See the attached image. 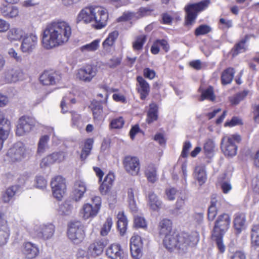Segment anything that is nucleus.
<instances>
[{
  "label": "nucleus",
  "instance_id": "obj_27",
  "mask_svg": "<svg viewBox=\"0 0 259 259\" xmlns=\"http://www.w3.org/2000/svg\"><path fill=\"white\" fill-rule=\"evenodd\" d=\"M106 245V243L103 240L96 241L90 245L88 251L92 255H99L103 252Z\"/></svg>",
  "mask_w": 259,
  "mask_h": 259
},
{
  "label": "nucleus",
  "instance_id": "obj_38",
  "mask_svg": "<svg viewBox=\"0 0 259 259\" xmlns=\"http://www.w3.org/2000/svg\"><path fill=\"white\" fill-rule=\"evenodd\" d=\"M235 73L234 70L233 68H228L225 70L222 74L221 80L223 84L230 83L234 77Z\"/></svg>",
  "mask_w": 259,
  "mask_h": 259
},
{
  "label": "nucleus",
  "instance_id": "obj_7",
  "mask_svg": "<svg viewBox=\"0 0 259 259\" xmlns=\"http://www.w3.org/2000/svg\"><path fill=\"white\" fill-rule=\"evenodd\" d=\"M209 3V0H205L186 7L185 8L187 13L186 25L187 26L192 25L197 17V13L207 8Z\"/></svg>",
  "mask_w": 259,
  "mask_h": 259
},
{
  "label": "nucleus",
  "instance_id": "obj_20",
  "mask_svg": "<svg viewBox=\"0 0 259 259\" xmlns=\"http://www.w3.org/2000/svg\"><path fill=\"white\" fill-rule=\"evenodd\" d=\"M137 90L142 100H145L150 92V86L147 81L141 76L137 77Z\"/></svg>",
  "mask_w": 259,
  "mask_h": 259
},
{
  "label": "nucleus",
  "instance_id": "obj_35",
  "mask_svg": "<svg viewBox=\"0 0 259 259\" xmlns=\"http://www.w3.org/2000/svg\"><path fill=\"white\" fill-rule=\"evenodd\" d=\"M117 31H114L110 33L106 39L103 42V47L106 51H109L115 42V40L118 36Z\"/></svg>",
  "mask_w": 259,
  "mask_h": 259
},
{
  "label": "nucleus",
  "instance_id": "obj_60",
  "mask_svg": "<svg viewBox=\"0 0 259 259\" xmlns=\"http://www.w3.org/2000/svg\"><path fill=\"white\" fill-rule=\"evenodd\" d=\"M89 108L93 113H100L102 112V107L100 102L93 101L89 106Z\"/></svg>",
  "mask_w": 259,
  "mask_h": 259
},
{
  "label": "nucleus",
  "instance_id": "obj_18",
  "mask_svg": "<svg viewBox=\"0 0 259 259\" xmlns=\"http://www.w3.org/2000/svg\"><path fill=\"white\" fill-rule=\"evenodd\" d=\"M66 154L63 152H54L44 158L40 164L41 167L49 166L55 162L63 161L66 158Z\"/></svg>",
  "mask_w": 259,
  "mask_h": 259
},
{
  "label": "nucleus",
  "instance_id": "obj_36",
  "mask_svg": "<svg viewBox=\"0 0 259 259\" xmlns=\"http://www.w3.org/2000/svg\"><path fill=\"white\" fill-rule=\"evenodd\" d=\"M117 218V227L119 229L120 233L121 235L124 234L125 232L127 226V220L123 212L120 211L118 212Z\"/></svg>",
  "mask_w": 259,
  "mask_h": 259
},
{
  "label": "nucleus",
  "instance_id": "obj_44",
  "mask_svg": "<svg viewBox=\"0 0 259 259\" xmlns=\"http://www.w3.org/2000/svg\"><path fill=\"white\" fill-rule=\"evenodd\" d=\"M127 201L130 209L133 212L137 211V205L134 197V190L133 188H130L127 190Z\"/></svg>",
  "mask_w": 259,
  "mask_h": 259
},
{
  "label": "nucleus",
  "instance_id": "obj_64",
  "mask_svg": "<svg viewBox=\"0 0 259 259\" xmlns=\"http://www.w3.org/2000/svg\"><path fill=\"white\" fill-rule=\"evenodd\" d=\"M8 54L11 58H13L17 62H21L22 60L21 56L19 55L13 48L9 49Z\"/></svg>",
  "mask_w": 259,
  "mask_h": 259
},
{
  "label": "nucleus",
  "instance_id": "obj_52",
  "mask_svg": "<svg viewBox=\"0 0 259 259\" xmlns=\"http://www.w3.org/2000/svg\"><path fill=\"white\" fill-rule=\"evenodd\" d=\"M223 235L219 234L217 236L213 235L212 234V237L215 240L218 248L219 251L221 253H224L226 250V247L223 241Z\"/></svg>",
  "mask_w": 259,
  "mask_h": 259
},
{
  "label": "nucleus",
  "instance_id": "obj_61",
  "mask_svg": "<svg viewBox=\"0 0 259 259\" xmlns=\"http://www.w3.org/2000/svg\"><path fill=\"white\" fill-rule=\"evenodd\" d=\"M135 245L137 247H143V242L140 236L134 234L130 240V246Z\"/></svg>",
  "mask_w": 259,
  "mask_h": 259
},
{
  "label": "nucleus",
  "instance_id": "obj_41",
  "mask_svg": "<svg viewBox=\"0 0 259 259\" xmlns=\"http://www.w3.org/2000/svg\"><path fill=\"white\" fill-rule=\"evenodd\" d=\"M250 237L252 245L259 246V225H254L251 227Z\"/></svg>",
  "mask_w": 259,
  "mask_h": 259
},
{
  "label": "nucleus",
  "instance_id": "obj_39",
  "mask_svg": "<svg viewBox=\"0 0 259 259\" xmlns=\"http://www.w3.org/2000/svg\"><path fill=\"white\" fill-rule=\"evenodd\" d=\"M93 144L94 140L92 138L87 139L85 141L80 155V158L81 159H85L90 154L91 151L93 148Z\"/></svg>",
  "mask_w": 259,
  "mask_h": 259
},
{
  "label": "nucleus",
  "instance_id": "obj_42",
  "mask_svg": "<svg viewBox=\"0 0 259 259\" xmlns=\"http://www.w3.org/2000/svg\"><path fill=\"white\" fill-rule=\"evenodd\" d=\"M73 209L72 202L70 201H66L59 206L58 211L61 214L69 215L71 213Z\"/></svg>",
  "mask_w": 259,
  "mask_h": 259
},
{
  "label": "nucleus",
  "instance_id": "obj_21",
  "mask_svg": "<svg viewBox=\"0 0 259 259\" xmlns=\"http://www.w3.org/2000/svg\"><path fill=\"white\" fill-rule=\"evenodd\" d=\"M95 7H90L82 9L77 17V22L82 21L85 23L93 22Z\"/></svg>",
  "mask_w": 259,
  "mask_h": 259
},
{
  "label": "nucleus",
  "instance_id": "obj_1",
  "mask_svg": "<svg viewBox=\"0 0 259 259\" xmlns=\"http://www.w3.org/2000/svg\"><path fill=\"white\" fill-rule=\"evenodd\" d=\"M71 35L70 25L64 21H55L48 24L44 30L42 45L46 49L64 45Z\"/></svg>",
  "mask_w": 259,
  "mask_h": 259
},
{
  "label": "nucleus",
  "instance_id": "obj_46",
  "mask_svg": "<svg viewBox=\"0 0 259 259\" xmlns=\"http://www.w3.org/2000/svg\"><path fill=\"white\" fill-rule=\"evenodd\" d=\"M146 40L145 35H141L136 37V40L133 42V48L135 51H140L142 49L144 44Z\"/></svg>",
  "mask_w": 259,
  "mask_h": 259
},
{
  "label": "nucleus",
  "instance_id": "obj_40",
  "mask_svg": "<svg viewBox=\"0 0 259 259\" xmlns=\"http://www.w3.org/2000/svg\"><path fill=\"white\" fill-rule=\"evenodd\" d=\"M199 100L200 101L208 100L210 101L213 102L215 100V96L214 94L213 88L211 86H209L206 89L202 91L201 95Z\"/></svg>",
  "mask_w": 259,
  "mask_h": 259
},
{
  "label": "nucleus",
  "instance_id": "obj_26",
  "mask_svg": "<svg viewBox=\"0 0 259 259\" xmlns=\"http://www.w3.org/2000/svg\"><path fill=\"white\" fill-rule=\"evenodd\" d=\"M0 13L5 18H12L18 15L19 10L15 6L3 5L0 7Z\"/></svg>",
  "mask_w": 259,
  "mask_h": 259
},
{
  "label": "nucleus",
  "instance_id": "obj_6",
  "mask_svg": "<svg viewBox=\"0 0 259 259\" xmlns=\"http://www.w3.org/2000/svg\"><path fill=\"white\" fill-rule=\"evenodd\" d=\"M67 235L75 244L81 242L85 236L83 226L79 221H73L68 226Z\"/></svg>",
  "mask_w": 259,
  "mask_h": 259
},
{
  "label": "nucleus",
  "instance_id": "obj_3",
  "mask_svg": "<svg viewBox=\"0 0 259 259\" xmlns=\"http://www.w3.org/2000/svg\"><path fill=\"white\" fill-rule=\"evenodd\" d=\"M101 205L102 199L100 196H95L92 197L90 202L84 203L80 208V216L85 220L94 218L99 213Z\"/></svg>",
  "mask_w": 259,
  "mask_h": 259
},
{
  "label": "nucleus",
  "instance_id": "obj_14",
  "mask_svg": "<svg viewBox=\"0 0 259 259\" xmlns=\"http://www.w3.org/2000/svg\"><path fill=\"white\" fill-rule=\"evenodd\" d=\"M61 75L55 71H45L39 76V81L41 84L46 86L57 84L61 80Z\"/></svg>",
  "mask_w": 259,
  "mask_h": 259
},
{
  "label": "nucleus",
  "instance_id": "obj_50",
  "mask_svg": "<svg viewBox=\"0 0 259 259\" xmlns=\"http://www.w3.org/2000/svg\"><path fill=\"white\" fill-rule=\"evenodd\" d=\"M49 140V137L45 135L42 136L39 141L38 144L37 152L39 153H44L45 150L48 148V142Z\"/></svg>",
  "mask_w": 259,
  "mask_h": 259
},
{
  "label": "nucleus",
  "instance_id": "obj_16",
  "mask_svg": "<svg viewBox=\"0 0 259 259\" xmlns=\"http://www.w3.org/2000/svg\"><path fill=\"white\" fill-rule=\"evenodd\" d=\"M23 77V72L20 69L11 68L4 73V80L6 83H15L21 80Z\"/></svg>",
  "mask_w": 259,
  "mask_h": 259
},
{
  "label": "nucleus",
  "instance_id": "obj_62",
  "mask_svg": "<svg viewBox=\"0 0 259 259\" xmlns=\"http://www.w3.org/2000/svg\"><path fill=\"white\" fill-rule=\"evenodd\" d=\"M121 58L113 57L108 61L107 66L110 68H114L121 63Z\"/></svg>",
  "mask_w": 259,
  "mask_h": 259
},
{
  "label": "nucleus",
  "instance_id": "obj_55",
  "mask_svg": "<svg viewBox=\"0 0 259 259\" xmlns=\"http://www.w3.org/2000/svg\"><path fill=\"white\" fill-rule=\"evenodd\" d=\"M66 187H61L52 188L53 196L58 200H60L63 198L65 193Z\"/></svg>",
  "mask_w": 259,
  "mask_h": 259
},
{
  "label": "nucleus",
  "instance_id": "obj_15",
  "mask_svg": "<svg viewBox=\"0 0 259 259\" xmlns=\"http://www.w3.org/2000/svg\"><path fill=\"white\" fill-rule=\"evenodd\" d=\"M97 68L92 65H87L83 68L78 70L76 77L85 82H90L96 75Z\"/></svg>",
  "mask_w": 259,
  "mask_h": 259
},
{
  "label": "nucleus",
  "instance_id": "obj_45",
  "mask_svg": "<svg viewBox=\"0 0 259 259\" xmlns=\"http://www.w3.org/2000/svg\"><path fill=\"white\" fill-rule=\"evenodd\" d=\"M76 100L74 98L70 99L67 97H64L60 103L62 112L64 113L69 112V109L70 108V103L74 104Z\"/></svg>",
  "mask_w": 259,
  "mask_h": 259
},
{
  "label": "nucleus",
  "instance_id": "obj_4",
  "mask_svg": "<svg viewBox=\"0 0 259 259\" xmlns=\"http://www.w3.org/2000/svg\"><path fill=\"white\" fill-rule=\"evenodd\" d=\"M240 141L241 137L238 135L224 136L221 144V149L224 154L229 157L235 156L237 149L236 143H239Z\"/></svg>",
  "mask_w": 259,
  "mask_h": 259
},
{
  "label": "nucleus",
  "instance_id": "obj_54",
  "mask_svg": "<svg viewBox=\"0 0 259 259\" xmlns=\"http://www.w3.org/2000/svg\"><path fill=\"white\" fill-rule=\"evenodd\" d=\"M211 30V28L208 25H201L195 29V35L196 36L204 35L210 32Z\"/></svg>",
  "mask_w": 259,
  "mask_h": 259
},
{
  "label": "nucleus",
  "instance_id": "obj_49",
  "mask_svg": "<svg viewBox=\"0 0 259 259\" xmlns=\"http://www.w3.org/2000/svg\"><path fill=\"white\" fill-rule=\"evenodd\" d=\"M113 225L112 219L111 217H108L104 224H103L101 231L100 234L103 236H105L108 235L110 232L111 228Z\"/></svg>",
  "mask_w": 259,
  "mask_h": 259
},
{
  "label": "nucleus",
  "instance_id": "obj_53",
  "mask_svg": "<svg viewBox=\"0 0 259 259\" xmlns=\"http://www.w3.org/2000/svg\"><path fill=\"white\" fill-rule=\"evenodd\" d=\"M47 186V180L41 176H36L35 178V183L33 186L39 189H44Z\"/></svg>",
  "mask_w": 259,
  "mask_h": 259
},
{
  "label": "nucleus",
  "instance_id": "obj_58",
  "mask_svg": "<svg viewBox=\"0 0 259 259\" xmlns=\"http://www.w3.org/2000/svg\"><path fill=\"white\" fill-rule=\"evenodd\" d=\"M134 225L137 228H145L147 227V223L145 219L139 215L135 216Z\"/></svg>",
  "mask_w": 259,
  "mask_h": 259
},
{
  "label": "nucleus",
  "instance_id": "obj_37",
  "mask_svg": "<svg viewBox=\"0 0 259 259\" xmlns=\"http://www.w3.org/2000/svg\"><path fill=\"white\" fill-rule=\"evenodd\" d=\"M248 40V37L246 35L245 37L236 44L232 49V55L237 56L238 54L244 52L246 50V42Z\"/></svg>",
  "mask_w": 259,
  "mask_h": 259
},
{
  "label": "nucleus",
  "instance_id": "obj_32",
  "mask_svg": "<svg viewBox=\"0 0 259 259\" xmlns=\"http://www.w3.org/2000/svg\"><path fill=\"white\" fill-rule=\"evenodd\" d=\"M161 47L162 49L165 52H167L169 49V45L166 40L157 39L155 40L152 45L151 51L153 54H157L159 52V48Z\"/></svg>",
  "mask_w": 259,
  "mask_h": 259
},
{
  "label": "nucleus",
  "instance_id": "obj_34",
  "mask_svg": "<svg viewBox=\"0 0 259 259\" xmlns=\"http://www.w3.org/2000/svg\"><path fill=\"white\" fill-rule=\"evenodd\" d=\"M144 173L145 177L149 182L153 183L158 179L156 167L153 164L148 165L145 168Z\"/></svg>",
  "mask_w": 259,
  "mask_h": 259
},
{
  "label": "nucleus",
  "instance_id": "obj_59",
  "mask_svg": "<svg viewBox=\"0 0 259 259\" xmlns=\"http://www.w3.org/2000/svg\"><path fill=\"white\" fill-rule=\"evenodd\" d=\"M124 121L122 117L113 119L110 122V126L112 128L118 129L122 127Z\"/></svg>",
  "mask_w": 259,
  "mask_h": 259
},
{
  "label": "nucleus",
  "instance_id": "obj_22",
  "mask_svg": "<svg viewBox=\"0 0 259 259\" xmlns=\"http://www.w3.org/2000/svg\"><path fill=\"white\" fill-rule=\"evenodd\" d=\"M22 251L28 258H34L39 253V248L37 245L30 242H27L23 244Z\"/></svg>",
  "mask_w": 259,
  "mask_h": 259
},
{
  "label": "nucleus",
  "instance_id": "obj_23",
  "mask_svg": "<svg viewBox=\"0 0 259 259\" xmlns=\"http://www.w3.org/2000/svg\"><path fill=\"white\" fill-rule=\"evenodd\" d=\"M87 191V185L82 180L76 181L74 185V199L76 201L81 199Z\"/></svg>",
  "mask_w": 259,
  "mask_h": 259
},
{
  "label": "nucleus",
  "instance_id": "obj_31",
  "mask_svg": "<svg viewBox=\"0 0 259 259\" xmlns=\"http://www.w3.org/2000/svg\"><path fill=\"white\" fill-rule=\"evenodd\" d=\"M147 204L150 209L157 211L161 208L162 202L154 193L150 192L147 197Z\"/></svg>",
  "mask_w": 259,
  "mask_h": 259
},
{
  "label": "nucleus",
  "instance_id": "obj_8",
  "mask_svg": "<svg viewBox=\"0 0 259 259\" xmlns=\"http://www.w3.org/2000/svg\"><path fill=\"white\" fill-rule=\"evenodd\" d=\"M123 165L125 171L130 175L136 176L139 174L141 165L138 157L126 156L123 160Z\"/></svg>",
  "mask_w": 259,
  "mask_h": 259
},
{
  "label": "nucleus",
  "instance_id": "obj_5",
  "mask_svg": "<svg viewBox=\"0 0 259 259\" xmlns=\"http://www.w3.org/2000/svg\"><path fill=\"white\" fill-rule=\"evenodd\" d=\"M55 227L51 223L37 224L30 230V233L34 236L46 240L51 238L54 235Z\"/></svg>",
  "mask_w": 259,
  "mask_h": 259
},
{
  "label": "nucleus",
  "instance_id": "obj_28",
  "mask_svg": "<svg viewBox=\"0 0 259 259\" xmlns=\"http://www.w3.org/2000/svg\"><path fill=\"white\" fill-rule=\"evenodd\" d=\"M158 230L161 236H165L174 233L172 231V222L170 220L167 219H164L159 222Z\"/></svg>",
  "mask_w": 259,
  "mask_h": 259
},
{
  "label": "nucleus",
  "instance_id": "obj_19",
  "mask_svg": "<svg viewBox=\"0 0 259 259\" xmlns=\"http://www.w3.org/2000/svg\"><path fill=\"white\" fill-rule=\"evenodd\" d=\"M106 254L110 259H123L124 251L120 245L113 243L109 246L106 250Z\"/></svg>",
  "mask_w": 259,
  "mask_h": 259
},
{
  "label": "nucleus",
  "instance_id": "obj_2",
  "mask_svg": "<svg viewBox=\"0 0 259 259\" xmlns=\"http://www.w3.org/2000/svg\"><path fill=\"white\" fill-rule=\"evenodd\" d=\"M198 241L199 235L197 232H193L191 234L174 232L164 236L163 244L169 251L177 249L181 252L185 251L189 246H194Z\"/></svg>",
  "mask_w": 259,
  "mask_h": 259
},
{
  "label": "nucleus",
  "instance_id": "obj_9",
  "mask_svg": "<svg viewBox=\"0 0 259 259\" xmlns=\"http://www.w3.org/2000/svg\"><path fill=\"white\" fill-rule=\"evenodd\" d=\"M26 148L22 143H17L11 148L7 154V159L12 162L21 160L25 157Z\"/></svg>",
  "mask_w": 259,
  "mask_h": 259
},
{
  "label": "nucleus",
  "instance_id": "obj_17",
  "mask_svg": "<svg viewBox=\"0 0 259 259\" xmlns=\"http://www.w3.org/2000/svg\"><path fill=\"white\" fill-rule=\"evenodd\" d=\"M10 235V230L7 221L4 218V213L0 211V246L8 242Z\"/></svg>",
  "mask_w": 259,
  "mask_h": 259
},
{
  "label": "nucleus",
  "instance_id": "obj_10",
  "mask_svg": "<svg viewBox=\"0 0 259 259\" xmlns=\"http://www.w3.org/2000/svg\"><path fill=\"white\" fill-rule=\"evenodd\" d=\"M38 42L37 35L34 32L25 33L22 39L20 49L23 53L31 52Z\"/></svg>",
  "mask_w": 259,
  "mask_h": 259
},
{
  "label": "nucleus",
  "instance_id": "obj_63",
  "mask_svg": "<svg viewBox=\"0 0 259 259\" xmlns=\"http://www.w3.org/2000/svg\"><path fill=\"white\" fill-rule=\"evenodd\" d=\"M177 191L174 188H167L165 190L166 198L170 201L175 199Z\"/></svg>",
  "mask_w": 259,
  "mask_h": 259
},
{
  "label": "nucleus",
  "instance_id": "obj_43",
  "mask_svg": "<svg viewBox=\"0 0 259 259\" xmlns=\"http://www.w3.org/2000/svg\"><path fill=\"white\" fill-rule=\"evenodd\" d=\"M217 203L218 201L216 198H212L208 209V219L209 221H213L218 213Z\"/></svg>",
  "mask_w": 259,
  "mask_h": 259
},
{
  "label": "nucleus",
  "instance_id": "obj_48",
  "mask_svg": "<svg viewBox=\"0 0 259 259\" xmlns=\"http://www.w3.org/2000/svg\"><path fill=\"white\" fill-rule=\"evenodd\" d=\"M100 40L96 39L92 42L82 46L80 50L82 52H94L96 51L99 46Z\"/></svg>",
  "mask_w": 259,
  "mask_h": 259
},
{
  "label": "nucleus",
  "instance_id": "obj_56",
  "mask_svg": "<svg viewBox=\"0 0 259 259\" xmlns=\"http://www.w3.org/2000/svg\"><path fill=\"white\" fill-rule=\"evenodd\" d=\"M143 247H137L135 245L130 246L131 252L134 259H139L142 256Z\"/></svg>",
  "mask_w": 259,
  "mask_h": 259
},
{
  "label": "nucleus",
  "instance_id": "obj_13",
  "mask_svg": "<svg viewBox=\"0 0 259 259\" xmlns=\"http://www.w3.org/2000/svg\"><path fill=\"white\" fill-rule=\"evenodd\" d=\"M34 126V121L32 118L26 115L22 116L18 120L16 125V134L22 136L28 133Z\"/></svg>",
  "mask_w": 259,
  "mask_h": 259
},
{
  "label": "nucleus",
  "instance_id": "obj_12",
  "mask_svg": "<svg viewBox=\"0 0 259 259\" xmlns=\"http://www.w3.org/2000/svg\"><path fill=\"white\" fill-rule=\"evenodd\" d=\"M108 14L107 10L101 7H95L93 21L95 22V27L101 29L104 27L107 23Z\"/></svg>",
  "mask_w": 259,
  "mask_h": 259
},
{
  "label": "nucleus",
  "instance_id": "obj_47",
  "mask_svg": "<svg viewBox=\"0 0 259 259\" xmlns=\"http://www.w3.org/2000/svg\"><path fill=\"white\" fill-rule=\"evenodd\" d=\"M215 144L211 140H208L204 144L203 149L207 157H211L214 151Z\"/></svg>",
  "mask_w": 259,
  "mask_h": 259
},
{
  "label": "nucleus",
  "instance_id": "obj_30",
  "mask_svg": "<svg viewBox=\"0 0 259 259\" xmlns=\"http://www.w3.org/2000/svg\"><path fill=\"white\" fill-rule=\"evenodd\" d=\"M194 177L197 180L200 186L204 184L207 179L205 166L203 165L196 166L194 171Z\"/></svg>",
  "mask_w": 259,
  "mask_h": 259
},
{
  "label": "nucleus",
  "instance_id": "obj_11",
  "mask_svg": "<svg viewBox=\"0 0 259 259\" xmlns=\"http://www.w3.org/2000/svg\"><path fill=\"white\" fill-rule=\"evenodd\" d=\"M230 217L227 213L219 215L215 222L213 230V235H224L228 230L230 224Z\"/></svg>",
  "mask_w": 259,
  "mask_h": 259
},
{
  "label": "nucleus",
  "instance_id": "obj_51",
  "mask_svg": "<svg viewBox=\"0 0 259 259\" xmlns=\"http://www.w3.org/2000/svg\"><path fill=\"white\" fill-rule=\"evenodd\" d=\"M51 188L66 187L65 180L62 177L57 176L52 178L51 182Z\"/></svg>",
  "mask_w": 259,
  "mask_h": 259
},
{
  "label": "nucleus",
  "instance_id": "obj_24",
  "mask_svg": "<svg viewBox=\"0 0 259 259\" xmlns=\"http://www.w3.org/2000/svg\"><path fill=\"white\" fill-rule=\"evenodd\" d=\"M246 217L243 213H236L234 215L233 225L236 233L240 234L245 228Z\"/></svg>",
  "mask_w": 259,
  "mask_h": 259
},
{
  "label": "nucleus",
  "instance_id": "obj_33",
  "mask_svg": "<svg viewBox=\"0 0 259 259\" xmlns=\"http://www.w3.org/2000/svg\"><path fill=\"white\" fill-rule=\"evenodd\" d=\"M25 32L23 29L18 28H12L7 33V38L11 40H19L22 39Z\"/></svg>",
  "mask_w": 259,
  "mask_h": 259
},
{
  "label": "nucleus",
  "instance_id": "obj_25",
  "mask_svg": "<svg viewBox=\"0 0 259 259\" xmlns=\"http://www.w3.org/2000/svg\"><path fill=\"white\" fill-rule=\"evenodd\" d=\"M114 181V176L112 173H109L105 178L104 181L100 186V192L102 195L107 194L110 190Z\"/></svg>",
  "mask_w": 259,
  "mask_h": 259
},
{
  "label": "nucleus",
  "instance_id": "obj_57",
  "mask_svg": "<svg viewBox=\"0 0 259 259\" xmlns=\"http://www.w3.org/2000/svg\"><path fill=\"white\" fill-rule=\"evenodd\" d=\"M248 91H244L242 93L236 94L235 96L233 97L230 101L232 104L236 105L238 104L241 101L243 100L244 98L247 95Z\"/></svg>",
  "mask_w": 259,
  "mask_h": 259
},
{
  "label": "nucleus",
  "instance_id": "obj_29",
  "mask_svg": "<svg viewBox=\"0 0 259 259\" xmlns=\"http://www.w3.org/2000/svg\"><path fill=\"white\" fill-rule=\"evenodd\" d=\"M20 186L14 185L8 188L2 195V200L5 203L10 202L14 196L19 192Z\"/></svg>",
  "mask_w": 259,
  "mask_h": 259
}]
</instances>
